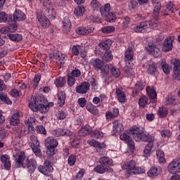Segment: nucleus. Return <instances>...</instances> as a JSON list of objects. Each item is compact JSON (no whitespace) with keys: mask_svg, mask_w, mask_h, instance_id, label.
I'll return each mask as SVG.
<instances>
[{"mask_svg":"<svg viewBox=\"0 0 180 180\" xmlns=\"http://www.w3.org/2000/svg\"><path fill=\"white\" fill-rule=\"evenodd\" d=\"M15 164L18 168H24L25 169H27L30 174H33V172L36 171L37 162H36V160L34 159H29V158H26L25 152L22 151L18 155Z\"/></svg>","mask_w":180,"mask_h":180,"instance_id":"f257e3e1","label":"nucleus"},{"mask_svg":"<svg viewBox=\"0 0 180 180\" xmlns=\"http://www.w3.org/2000/svg\"><path fill=\"white\" fill-rule=\"evenodd\" d=\"M129 133L132 134L135 141H144L148 144H154L155 137L150 134L144 133V128L143 127H136L129 130Z\"/></svg>","mask_w":180,"mask_h":180,"instance_id":"f03ea898","label":"nucleus"},{"mask_svg":"<svg viewBox=\"0 0 180 180\" xmlns=\"http://www.w3.org/2000/svg\"><path fill=\"white\" fill-rule=\"evenodd\" d=\"M158 26V18L153 17L151 20L143 21L134 26L135 33H147L150 29H155Z\"/></svg>","mask_w":180,"mask_h":180,"instance_id":"7ed1b4c3","label":"nucleus"},{"mask_svg":"<svg viewBox=\"0 0 180 180\" xmlns=\"http://www.w3.org/2000/svg\"><path fill=\"white\" fill-rule=\"evenodd\" d=\"M167 171L169 174L174 175L170 180H179L180 176L177 174L180 173V158L174 159L167 166Z\"/></svg>","mask_w":180,"mask_h":180,"instance_id":"20e7f679","label":"nucleus"},{"mask_svg":"<svg viewBox=\"0 0 180 180\" xmlns=\"http://www.w3.org/2000/svg\"><path fill=\"white\" fill-rule=\"evenodd\" d=\"M122 169H125L129 175H137L146 172V169L136 166V161L134 160L126 162L122 165Z\"/></svg>","mask_w":180,"mask_h":180,"instance_id":"39448f33","label":"nucleus"},{"mask_svg":"<svg viewBox=\"0 0 180 180\" xmlns=\"http://www.w3.org/2000/svg\"><path fill=\"white\" fill-rule=\"evenodd\" d=\"M44 103H46V98L41 96H35L33 98V101L29 103V108L33 112H40V109L43 108Z\"/></svg>","mask_w":180,"mask_h":180,"instance_id":"423d86ee","label":"nucleus"},{"mask_svg":"<svg viewBox=\"0 0 180 180\" xmlns=\"http://www.w3.org/2000/svg\"><path fill=\"white\" fill-rule=\"evenodd\" d=\"M146 50L150 56H153V57L156 58L161 56V49H160V46L155 44L149 43L146 47Z\"/></svg>","mask_w":180,"mask_h":180,"instance_id":"0eeeda50","label":"nucleus"},{"mask_svg":"<svg viewBox=\"0 0 180 180\" xmlns=\"http://www.w3.org/2000/svg\"><path fill=\"white\" fill-rule=\"evenodd\" d=\"M120 140H122V141H125V143L128 145L130 152L134 153V150H136L134 141L131 139L130 136H129V134H127V133H124L120 136Z\"/></svg>","mask_w":180,"mask_h":180,"instance_id":"6e6552de","label":"nucleus"},{"mask_svg":"<svg viewBox=\"0 0 180 180\" xmlns=\"http://www.w3.org/2000/svg\"><path fill=\"white\" fill-rule=\"evenodd\" d=\"M37 19L44 29H46L50 26V20L46 17L43 12L38 11L37 13Z\"/></svg>","mask_w":180,"mask_h":180,"instance_id":"1a4fd4ad","label":"nucleus"},{"mask_svg":"<svg viewBox=\"0 0 180 180\" xmlns=\"http://www.w3.org/2000/svg\"><path fill=\"white\" fill-rule=\"evenodd\" d=\"M171 64L173 65L174 78L180 81V60L176 58L171 60Z\"/></svg>","mask_w":180,"mask_h":180,"instance_id":"9d476101","label":"nucleus"},{"mask_svg":"<svg viewBox=\"0 0 180 180\" xmlns=\"http://www.w3.org/2000/svg\"><path fill=\"white\" fill-rule=\"evenodd\" d=\"M53 166L50 165V161L45 160L44 162V166L40 165L38 167V171L44 174V175H50L53 172Z\"/></svg>","mask_w":180,"mask_h":180,"instance_id":"9b49d317","label":"nucleus"},{"mask_svg":"<svg viewBox=\"0 0 180 180\" xmlns=\"http://www.w3.org/2000/svg\"><path fill=\"white\" fill-rule=\"evenodd\" d=\"M51 134L55 137H60L61 136H72V132L68 129L63 128H57L56 129L52 130Z\"/></svg>","mask_w":180,"mask_h":180,"instance_id":"f8f14e48","label":"nucleus"},{"mask_svg":"<svg viewBox=\"0 0 180 180\" xmlns=\"http://www.w3.org/2000/svg\"><path fill=\"white\" fill-rule=\"evenodd\" d=\"M104 63L103 60L99 58H92L90 60L89 64L96 71H99V70L102 69L103 67Z\"/></svg>","mask_w":180,"mask_h":180,"instance_id":"ddd939ff","label":"nucleus"},{"mask_svg":"<svg viewBox=\"0 0 180 180\" xmlns=\"http://www.w3.org/2000/svg\"><path fill=\"white\" fill-rule=\"evenodd\" d=\"M63 27L62 30L64 33H70L71 32V27L72 26L71 24V20H70V18L65 17L62 22Z\"/></svg>","mask_w":180,"mask_h":180,"instance_id":"4468645a","label":"nucleus"},{"mask_svg":"<svg viewBox=\"0 0 180 180\" xmlns=\"http://www.w3.org/2000/svg\"><path fill=\"white\" fill-rule=\"evenodd\" d=\"M91 86V84H89V82H82L80 85H79L77 87H76V92L77 94H86L88 91H89V87Z\"/></svg>","mask_w":180,"mask_h":180,"instance_id":"2eb2a0df","label":"nucleus"},{"mask_svg":"<svg viewBox=\"0 0 180 180\" xmlns=\"http://www.w3.org/2000/svg\"><path fill=\"white\" fill-rule=\"evenodd\" d=\"M94 171L97 174H105V172H113V169L110 167H105L103 165H98L94 167Z\"/></svg>","mask_w":180,"mask_h":180,"instance_id":"dca6fc26","label":"nucleus"},{"mask_svg":"<svg viewBox=\"0 0 180 180\" xmlns=\"http://www.w3.org/2000/svg\"><path fill=\"white\" fill-rule=\"evenodd\" d=\"M152 4L153 5V17L158 18L161 12V4L157 0H152Z\"/></svg>","mask_w":180,"mask_h":180,"instance_id":"f3484780","label":"nucleus"},{"mask_svg":"<svg viewBox=\"0 0 180 180\" xmlns=\"http://www.w3.org/2000/svg\"><path fill=\"white\" fill-rule=\"evenodd\" d=\"M14 22H22L26 20V14L19 9H16L13 13Z\"/></svg>","mask_w":180,"mask_h":180,"instance_id":"a211bd4d","label":"nucleus"},{"mask_svg":"<svg viewBox=\"0 0 180 180\" xmlns=\"http://www.w3.org/2000/svg\"><path fill=\"white\" fill-rule=\"evenodd\" d=\"M134 57V51L131 46H129L125 51L124 61L125 63H131Z\"/></svg>","mask_w":180,"mask_h":180,"instance_id":"6ab92c4d","label":"nucleus"},{"mask_svg":"<svg viewBox=\"0 0 180 180\" xmlns=\"http://www.w3.org/2000/svg\"><path fill=\"white\" fill-rule=\"evenodd\" d=\"M26 131H27V128L23 124H20L18 127L15 129V135L19 139H21L26 134Z\"/></svg>","mask_w":180,"mask_h":180,"instance_id":"aec40b11","label":"nucleus"},{"mask_svg":"<svg viewBox=\"0 0 180 180\" xmlns=\"http://www.w3.org/2000/svg\"><path fill=\"white\" fill-rule=\"evenodd\" d=\"M119 116V109L114 108L112 110H109L105 112V117L109 122L113 120L115 117Z\"/></svg>","mask_w":180,"mask_h":180,"instance_id":"412c9836","label":"nucleus"},{"mask_svg":"<svg viewBox=\"0 0 180 180\" xmlns=\"http://www.w3.org/2000/svg\"><path fill=\"white\" fill-rule=\"evenodd\" d=\"M34 123H36V118L34 117H30L27 120L25 121V124H27L30 133H34L36 131V128L33 127Z\"/></svg>","mask_w":180,"mask_h":180,"instance_id":"4be33fe9","label":"nucleus"},{"mask_svg":"<svg viewBox=\"0 0 180 180\" xmlns=\"http://www.w3.org/2000/svg\"><path fill=\"white\" fill-rule=\"evenodd\" d=\"M45 146L46 147H49V148H56V147L58 146V141H57L56 139H53L49 136L45 140Z\"/></svg>","mask_w":180,"mask_h":180,"instance_id":"5701e85b","label":"nucleus"},{"mask_svg":"<svg viewBox=\"0 0 180 180\" xmlns=\"http://www.w3.org/2000/svg\"><path fill=\"white\" fill-rule=\"evenodd\" d=\"M40 79H41V75L40 73H37L34 75L33 81L30 82L28 85L29 88H32V89H36V88H39V82H40Z\"/></svg>","mask_w":180,"mask_h":180,"instance_id":"b1692460","label":"nucleus"},{"mask_svg":"<svg viewBox=\"0 0 180 180\" xmlns=\"http://www.w3.org/2000/svg\"><path fill=\"white\" fill-rule=\"evenodd\" d=\"M117 100L121 103H124L126 101H127V98L126 97V93H124V91L122 89H117L116 92Z\"/></svg>","mask_w":180,"mask_h":180,"instance_id":"393cba45","label":"nucleus"},{"mask_svg":"<svg viewBox=\"0 0 180 180\" xmlns=\"http://www.w3.org/2000/svg\"><path fill=\"white\" fill-rule=\"evenodd\" d=\"M20 123V112H16L13 114L10 119V124L11 126H18Z\"/></svg>","mask_w":180,"mask_h":180,"instance_id":"a878e982","label":"nucleus"},{"mask_svg":"<svg viewBox=\"0 0 180 180\" xmlns=\"http://www.w3.org/2000/svg\"><path fill=\"white\" fill-rule=\"evenodd\" d=\"M147 72L149 75H155L158 72L157 63H149L147 67Z\"/></svg>","mask_w":180,"mask_h":180,"instance_id":"bb28decb","label":"nucleus"},{"mask_svg":"<svg viewBox=\"0 0 180 180\" xmlns=\"http://www.w3.org/2000/svg\"><path fill=\"white\" fill-rule=\"evenodd\" d=\"M89 146L95 147V148H98L99 150H103L106 147V144L105 143H99L98 141L91 139L87 141Z\"/></svg>","mask_w":180,"mask_h":180,"instance_id":"cd10ccee","label":"nucleus"},{"mask_svg":"<svg viewBox=\"0 0 180 180\" xmlns=\"http://www.w3.org/2000/svg\"><path fill=\"white\" fill-rule=\"evenodd\" d=\"M113 124V133H122L124 128L123 127V124H122L119 120H115L112 122Z\"/></svg>","mask_w":180,"mask_h":180,"instance_id":"c85d7f7f","label":"nucleus"},{"mask_svg":"<svg viewBox=\"0 0 180 180\" xmlns=\"http://www.w3.org/2000/svg\"><path fill=\"white\" fill-rule=\"evenodd\" d=\"M112 39H106L99 43L98 47H100L101 50H104L105 51H109L108 49H110V46H112Z\"/></svg>","mask_w":180,"mask_h":180,"instance_id":"c756f323","label":"nucleus"},{"mask_svg":"<svg viewBox=\"0 0 180 180\" xmlns=\"http://www.w3.org/2000/svg\"><path fill=\"white\" fill-rule=\"evenodd\" d=\"M86 109L89 112V113H91V115H94V116H98L99 115V110L96 106H95L92 103H88L86 105Z\"/></svg>","mask_w":180,"mask_h":180,"instance_id":"7c9ffc66","label":"nucleus"},{"mask_svg":"<svg viewBox=\"0 0 180 180\" xmlns=\"http://www.w3.org/2000/svg\"><path fill=\"white\" fill-rule=\"evenodd\" d=\"M146 94L150 99H157V92L155 91V87L153 86L146 87Z\"/></svg>","mask_w":180,"mask_h":180,"instance_id":"2f4dec72","label":"nucleus"},{"mask_svg":"<svg viewBox=\"0 0 180 180\" xmlns=\"http://www.w3.org/2000/svg\"><path fill=\"white\" fill-rule=\"evenodd\" d=\"M1 161L4 164V167L6 169H11V164L8 155H1Z\"/></svg>","mask_w":180,"mask_h":180,"instance_id":"473e14b6","label":"nucleus"},{"mask_svg":"<svg viewBox=\"0 0 180 180\" xmlns=\"http://www.w3.org/2000/svg\"><path fill=\"white\" fill-rule=\"evenodd\" d=\"M65 91H60L58 93V105L60 107L64 106L65 104V98H66Z\"/></svg>","mask_w":180,"mask_h":180,"instance_id":"72a5a7b5","label":"nucleus"},{"mask_svg":"<svg viewBox=\"0 0 180 180\" xmlns=\"http://www.w3.org/2000/svg\"><path fill=\"white\" fill-rule=\"evenodd\" d=\"M130 22L131 20L129 17H124L121 18L120 22H119V25L121 29H127V27H129V25H130Z\"/></svg>","mask_w":180,"mask_h":180,"instance_id":"f704fd0d","label":"nucleus"},{"mask_svg":"<svg viewBox=\"0 0 180 180\" xmlns=\"http://www.w3.org/2000/svg\"><path fill=\"white\" fill-rule=\"evenodd\" d=\"M54 84L57 88H63L67 84V79L64 77H59L55 79Z\"/></svg>","mask_w":180,"mask_h":180,"instance_id":"c9c22d12","label":"nucleus"},{"mask_svg":"<svg viewBox=\"0 0 180 180\" xmlns=\"http://www.w3.org/2000/svg\"><path fill=\"white\" fill-rule=\"evenodd\" d=\"M159 174H161V169L160 167H152L148 172V176L150 178L157 176Z\"/></svg>","mask_w":180,"mask_h":180,"instance_id":"e433bc0d","label":"nucleus"},{"mask_svg":"<svg viewBox=\"0 0 180 180\" xmlns=\"http://www.w3.org/2000/svg\"><path fill=\"white\" fill-rule=\"evenodd\" d=\"M100 12L103 18L109 15V13H110V4H106L104 6L101 7Z\"/></svg>","mask_w":180,"mask_h":180,"instance_id":"4c0bfd02","label":"nucleus"},{"mask_svg":"<svg viewBox=\"0 0 180 180\" xmlns=\"http://www.w3.org/2000/svg\"><path fill=\"white\" fill-rule=\"evenodd\" d=\"M148 103V97L146 96H141L139 100V105L141 109H144Z\"/></svg>","mask_w":180,"mask_h":180,"instance_id":"58836bf2","label":"nucleus"},{"mask_svg":"<svg viewBox=\"0 0 180 180\" xmlns=\"http://www.w3.org/2000/svg\"><path fill=\"white\" fill-rule=\"evenodd\" d=\"M164 51H171L172 50V39L167 38L164 41Z\"/></svg>","mask_w":180,"mask_h":180,"instance_id":"ea45409f","label":"nucleus"},{"mask_svg":"<svg viewBox=\"0 0 180 180\" xmlns=\"http://www.w3.org/2000/svg\"><path fill=\"white\" fill-rule=\"evenodd\" d=\"M50 59L52 60V61H56V63H57V64L59 65H64L65 58L63 56H60L55 55L53 57L50 56Z\"/></svg>","mask_w":180,"mask_h":180,"instance_id":"a19ab883","label":"nucleus"},{"mask_svg":"<svg viewBox=\"0 0 180 180\" xmlns=\"http://www.w3.org/2000/svg\"><path fill=\"white\" fill-rule=\"evenodd\" d=\"M85 13V8L82 6H77L74 11V15L78 18L79 16H83Z\"/></svg>","mask_w":180,"mask_h":180,"instance_id":"79ce46f5","label":"nucleus"},{"mask_svg":"<svg viewBox=\"0 0 180 180\" xmlns=\"http://www.w3.org/2000/svg\"><path fill=\"white\" fill-rule=\"evenodd\" d=\"M103 61H105V63H109V61H112L113 60V55H112V51H106L103 54Z\"/></svg>","mask_w":180,"mask_h":180,"instance_id":"37998d69","label":"nucleus"},{"mask_svg":"<svg viewBox=\"0 0 180 180\" xmlns=\"http://www.w3.org/2000/svg\"><path fill=\"white\" fill-rule=\"evenodd\" d=\"M45 15L50 19H55L57 13L56 12V9L49 8L46 10Z\"/></svg>","mask_w":180,"mask_h":180,"instance_id":"c03bdc74","label":"nucleus"},{"mask_svg":"<svg viewBox=\"0 0 180 180\" xmlns=\"http://www.w3.org/2000/svg\"><path fill=\"white\" fill-rule=\"evenodd\" d=\"M7 36L12 41H22L23 39L19 34H8Z\"/></svg>","mask_w":180,"mask_h":180,"instance_id":"a18cd8bd","label":"nucleus"},{"mask_svg":"<svg viewBox=\"0 0 180 180\" xmlns=\"http://www.w3.org/2000/svg\"><path fill=\"white\" fill-rule=\"evenodd\" d=\"M161 66L165 74H169L171 68H169V65L167 63V60H165V59H162Z\"/></svg>","mask_w":180,"mask_h":180,"instance_id":"49530a36","label":"nucleus"},{"mask_svg":"<svg viewBox=\"0 0 180 180\" xmlns=\"http://www.w3.org/2000/svg\"><path fill=\"white\" fill-rule=\"evenodd\" d=\"M116 30V28L113 26H105L103 27L101 30L102 33H104V34H109L110 33H113Z\"/></svg>","mask_w":180,"mask_h":180,"instance_id":"de8ad7c7","label":"nucleus"},{"mask_svg":"<svg viewBox=\"0 0 180 180\" xmlns=\"http://www.w3.org/2000/svg\"><path fill=\"white\" fill-rule=\"evenodd\" d=\"M30 147L32 148V151L37 157H41V150H40V145L31 144Z\"/></svg>","mask_w":180,"mask_h":180,"instance_id":"09e8293b","label":"nucleus"},{"mask_svg":"<svg viewBox=\"0 0 180 180\" xmlns=\"http://www.w3.org/2000/svg\"><path fill=\"white\" fill-rule=\"evenodd\" d=\"M99 161L101 163V165H103L104 167H106V165H112V164H113L112 160L108 157L101 158Z\"/></svg>","mask_w":180,"mask_h":180,"instance_id":"8fccbe9b","label":"nucleus"},{"mask_svg":"<svg viewBox=\"0 0 180 180\" xmlns=\"http://www.w3.org/2000/svg\"><path fill=\"white\" fill-rule=\"evenodd\" d=\"M104 18H106L107 22H110V23H113L116 22V19H117V17H116V14H115L113 12H110Z\"/></svg>","mask_w":180,"mask_h":180,"instance_id":"3c124183","label":"nucleus"},{"mask_svg":"<svg viewBox=\"0 0 180 180\" xmlns=\"http://www.w3.org/2000/svg\"><path fill=\"white\" fill-rule=\"evenodd\" d=\"M156 155L157 157L159 158V162L161 164H165L166 160H165V155H164V152L161 150H158L156 151Z\"/></svg>","mask_w":180,"mask_h":180,"instance_id":"603ef678","label":"nucleus"},{"mask_svg":"<svg viewBox=\"0 0 180 180\" xmlns=\"http://www.w3.org/2000/svg\"><path fill=\"white\" fill-rule=\"evenodd\" d=\"M158 113L159 117H167L168 115V109L165 107H160L159 108Z\"/></svg>","mask_w":180,"mask_h":180,"instance_id":"864d4df0","label":"nucleus"},{"mask_svg":"<svg viewBox=\"0 0 180 180\" xmlns=\"http://www.w3.org/2000/svg\"><path fill=\"white\" fill-rule=\"evenodd\" d=\"M54 106V103H49L48 105H44L41 107L40 112L41 113H47L50 110V108Z\"/></svg>","mask_w":180,"mask_h":180,"instance_id":"5fc2aeb1","label":"nucleus"},{"mask_svg":"<svg viewBox=\"0 0 180 180\" xmlns=\"http://www.w3.org/2000/svg\"><path fill=\"white\" fill-rule=\"evenodd\" d=\"M56 117L58 120H64V119L67 117V114H65V112H64V110H60L56 112Z\"/></svg>","mask_w":180,"mask_h":180,"instance_id":"6e6d98bb","label":"nucleus"},{"mask_svg":"<svg viewBox=\"0 0 180 180\" xmlns=\"http://www.w3.org/2000/svg\"><path fill=\"white\" fill-rule=\"evenodd\" d=\"M0 100H1L2 102H5L7 105H12V101L8 98V94H0Z\"/></svg>","mask_w":180,"mask_h":180,"instance_id":"4d7b16f0","label":"nucleus"},{"mask_svg":"<svg viewBox=\"0 0 180 180\" xmlns=\"http://www.w3.org/2000/svg\"><path fill=\"white\" fill-rule=\"evenodd\" d=\"M153 147L154 143H148L143 150V154H145V155H150Z\"/></svg>","mask_w":180,"mask_h":180,"instance_id":"13d9d810","label":"nucleus"},{"mask_svg":"<svg viewBox=\"0 0 180 180\" xmlns=\"http://www.w3.org/2000/svg\"><path fill=\"white\" fill-rule=\"evenodd\" d=\"M101 4L98 0H93L90 4V6L92 8L93 11H98V9L101 8Z\"/></svg>","mask_w":180,"mask_h":180,"instance_id":"bf43d9fd","label":"nucleus"},{"mask_svg":"<svg viewBox=\"0 0 180 180\" xmlns=\"http://www.w3.org/2000/svg\"><path fill=\"white\" fill-rule=\"evenodd\" d=\"M110 74L115 78H119V77H120V70L112 66V68L110 69Z\"/></svg>","mask_w":180,"mask_h":180,"instance_id":"052dcab7","label":"nucleus"},{"mask_svg":"<svg viewBox=\"0 0 180 180\" xmlns=\"http://www.w3.org/2000/svg\"><path fill=\"white\" fill-rule=\"evenodd\" d=\"M71 146L74 148H78L79 147V144H81V141H79L77 138H71Z\"/></svg>","mask_w":180,"mask_h":180,"instance_id":"680f3d73","label":"nucleus"},{"mask_svg":"<svg viewBox=\"0 0 180 180\" xmlns=\"http://www.w3.org/2000/svg\"><path fill=\"white\" fill-rule=\"evenodd\" d=\"M57 154V149L56 148L46 147V155L48 157H53Z\"/></svg>","mask_w":180,"mask_h":180,"instance_id":"e2e57ef3","label":"nucleus"},{"mask_svg":"<svg viewBox=\"0 0 180 180\" xmlns=\"http://www.w3.org/2000/svg\"><path fill=\"white\" fill-rule=\"evenodd\" d=\"M77 34L80 36H86V28L85 27H79L75 30Z\"/></svg>","mask_w":180,"mask_h":180,"instance_id":"0e129e2a","label":"nucleus"},{"mask_svg":"<svg viewBox=\"0 0 180 180\" xmlns=\"http://www.w3.org/2000/svg\"><path fill=\"white\" fill-rule=\"evenodd\" d=\"M36 130L37 133H39V134H44V136L47 134V131H46V128L43 125H37Z\"/></svg>","mask_w":180,"mask_h":180,"instance_id":"69168bd1","label":"nucleus"},{"mask_svg":"<svg viewBox=\"0 0 180 180\" xmlns=\"http://www.w3.org/2000/svg\"><path fill=\"white\" fill-rule=\"evenodd\" d=\"M79 51H81V46H73L72 49V54H73V56H78L79 54Z\"/></svg>","mask_w":180,"mask_h":180,"instance_id":"338daca9","label":"nucleus"},{"mask_svg":"<svg viewBox=\"0 0 180 180\" xmlns=\"http://www.w3.org/2000/svg\"><path fill=\"white\" fill-rule=\"evenodd\" d=\"M165 105H176V99L174 97H167L166 98Z\"/></svg>","mask_w":180,"mask_h":180,"instance_id":"774afa93","label":"nucleus"}]
</instances>
